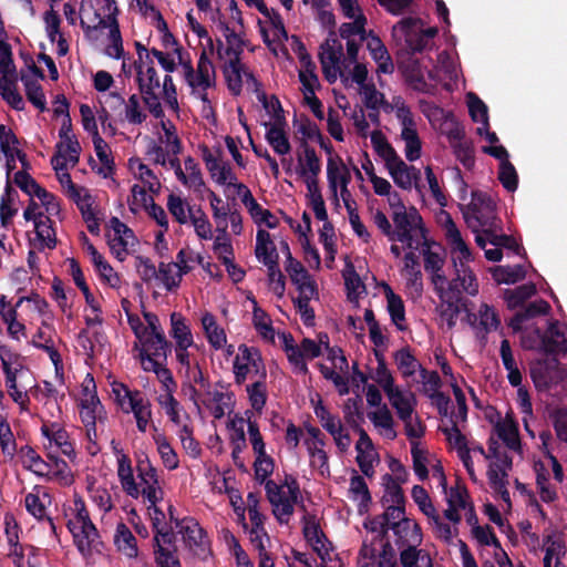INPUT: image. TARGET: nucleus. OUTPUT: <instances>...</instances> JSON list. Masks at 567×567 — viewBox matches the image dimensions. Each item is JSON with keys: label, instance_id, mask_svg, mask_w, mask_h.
Wrapping results in <instances>:
<instances>
[{"label": "nucleus", "instance_id": "423d86ee", "mask_svg": "<svg viewBox=\"0 0 567 567\" xmlns=\"http://www.w3.org/2000/svg\"><path fill=\"white\" fill-rule=\"evenodd\" d=\"M109 229L113 230V238L109 237V249L116 259L123 261L127 255L135 251L138 239L134 231L117 217L109 219Z\"/></svg>", "mask_w": 567, "mask_h": 567}, {"label": "nucleus", "instance_id": "6e6d98bb", "mask_svg": "<svg viewBox=\"0 0 567 567\" xmlns=\"http://www.w3.org/2000/svg\"><path fill=\"white\" fill-rule=\"evenodd\" d=\"M298 133L302 135V140L316 141L328 153L332 152V145L330 141L322 135L318 125L311 122L308 117H306L305 121L298 127Z\"/></svg>", "mask_w": 567, "mask_h": 567}, {"label": "nucleus", "instance_id": "09e8293b", "mask_svg": "<svg viewBox=\"0 0 567 567\" xmlns=\"http://www.w3.org/2000/svg\"><path fill=\"white\" fill-rule=\"evenodd\" d=\"M403 483L396 482L392 474L385 473L382 476V485L384 487V495L382 496V504L385 505L388 503L391 504H404L405 505V496L404 492L401 487Z\"/></svg>", "mask_w": 567, "mask_h": 567}, {"label": "nucleus", "instance_id": "a18cd8bd", "mask_svg": "<svg viewBox=\"0 0 567 567\" xmlns=\"http://www.w3.org/2000/svg\"><path fill=\"white\" fill-rule=\"evenodd\" d=\"M492 277L497 284L513 285L526 277V269L522 265L496 266L492 269Z\"/></svg>", "mask_w": 567, "mask_h": 567}, {"label": "nucleus", "instance_id": "4c0bfd02", "mask_svg": "<svg viewBox=\"0 0 567 567\" xmlns=\"http://www.w3.org/2000/svg\"><path fill=\"white\" fill-rule=\"evenodd\" d=\"M318 295L317 287L306 286L299 291L297 299H293L295 307L300 313L301 320L305 326L311 327L315 324V310L310 307V300Z\"/></svg>", "mask_w": 567, "mask_h": 567}, {"label": "nucleus", "instance_id": "39448f33", "mask_svg": "<svg viewBox=\"0 0 567 567\" xmlns=\"http://www.w3.org/2000/svg\"><path fill=\"white\" fill-rule=\"evenodd\" d=\"M435 245L427 237L420 244L421 252L424 259V269L431 276V282L434 286V290L440 299L444 297V285L447 282L446 276L443 274V267L445 264L444 254L441 252V246H437V250L432 249Z\"/></svg>", "mask_w": 567, "mask_h": 567}, {"label": "nucleus", "instance_id": "e2e57ef3", "mask_svg": "<svg viewBox=\"0 0 567 567\" xmlns=\"http://www.w3.org/2000/svg\"><path fill=\"white\" fill-rule=\"evenodd\" d=\"M344 419L352 427H359V423L363 421L362 398L357 394L354 398H349L343 408Z\"/></svg>", "mask_w": 567, "mask_h": 567}, {"label": "nucleus", "instance_id": "0e129e2a", "mask_svg": "<svg viewBox=\"0 0 567 567\" xmlns=\"http://www.w3.org/2000/svg\"><path fill=\"white\" fill-rule=\"evenodd\" d=\"M21 462L24 468L41 476L47 470V462L31 447L25 446L20 451Z\"/></svg>", "mask_w": 567, "mask_h": 567}, {"label": "nucleus", "instance_id": "4468645a", "mask_svg": "<svg viewBox=\"0 0 567 567\" xmlns=\"http://www.w3.org/2000/svg\"><path fill=\"white\" fill-rule=\"evenodd\" d=\"M56 332L52 323L43 320L37 332L33 334L30 343L38 349L45 351L55 367L56 373L62 369V360L55 348Z\"/></svg>", "mask_w": 567, "mask_h": 567}, {"label": "nucleus", "instance_id": "20e7f679", "mask_svg": "<svg viewBox=\"0 0 567 567\" xmlns=\"http://www.w3.org/2000/svg\"><path fill=\"white\" fill-rule=\"evenodd\" d=\"M136 70V81L138 90L145 106L155 118H163L164 111L159 101L161 82L154 65H148L144 71V65L137 62L133 63Z\"/></svg>", "mask_w": 567, "mask_h": 567}, {"label": "nucleus", "instance_id": "79ce46f5", "mask_svg": "<svg viewBox=\"0 0 567 567\" xmlns=\"http://www.w3.org/2000/svg\"><path fill=\"white\" fill-rule=\"evenodd\" d=\"M202 324L209 344L215 350L221 349L226 343L227 338L224 329L217 324L215 317L212 313L206 312L202 318Z\"/></svg>", "mask_w": 567, "mask_h": 567}, {"label": "nucleus", "instance_id": "ea45409f", "mask_svg": "<svg viewBox=\"0 0 567 567\" xmlns=\"http://www.w3.org/2000/svg\"><path fill=\"white\" fill-rule=\"evenodd\" d=\"M286 271L288 272L291 282L297 286L298 291H301V288H306V286L317 287L316 282L311 280L308 270L300 261L295 259L291 254H288Z\"/></svg>", "mask_w": 567, "mask_h": 567}, {"label": "nucleus", "instance_id": "6ab92c4d", "mask_svg": "<svg viewBox=\"0 0 567 567\" xmlns=\"http://www.w3.org/2000/svg\"><path fill=\"white\" fill-rule=\"evenodd\" d=\"M17 145L18 140L12 130L0 124V150L6 156L8 174L16 168V158L25 166V154Z\"/></svg>", "mask_w": 567, "mask_h": 567}, {"label": "nucleus", "instance_id": "f8f14e48", "mask_svg": "<svg viewBox=\"0 0 567 567\" xmlns=\"http://www.w3.org/2000/svg\"><path fill=\"white\" fill-rule=\"evenodd\" d=\"M79 405L81 421L91 424L96 420V413L103 408L97 396L94 378L90 373L85 375L81 383Z\"/></svg>", "mask_w": 567, "mask_h": 567}, {"label": "nucleus", "instance_id": "f704fd0d", "mask_svg": "<svg viewBox=\"0 0 567 567\" xmlns=\"http://www.w3.org/2000/svg\"><path fill=\"white\" fill-rule=\"evenodd\" d=\"M114 545L116 546L117 550L125 555L127 558L137 557L138 548L136 538L124 523H120L116 527Z\"/></svg>", "mask_w": 567, "mask_h": 567}, {"label": "nucleus", "instance_id": "4d7b16f0", "mask_svg": "<svg viewBox=\"0 0 567 567\" xmlns=\"http://www.w3.org/2000/svg\"><path fill=\"white\" fill-rule=\"evenodd\" d=\"M246 392L251 408L260 413L267 403V384L266 380H256L246 386Z\"/></svg>", "mask_w": 567, "mask_h": 567}, {"label": "nucleus", "instance_id": "ddd939ff", "mask_svg": "<svg viewBox=\"0 0 567 567\" xmlns=\"http://www.w3.org/2000/svg\"><path fill=\"white\" fill-rule=\"evenodd\" d=\"M530 378L537 390H548L560 380L558 358H547L536 361L530 367Z\"/></svg>", "mask_w": 567, "mask_h": 567}, {"label": "nucleus", "instance_id": "37998d69", "mask_svg": "<svg viewBox=\"0 0 567 567\" xmlns=\"http://www.w3.org/2000/svg\"><path fill=\"white\" fill-rule=\"evenodd\" d=\"M421 544L416 543V538L412 540V546L401 547L400 549V564L402 567H419V560L426 559V567H433L432 559L427 553L417 547Z\"/></svg>", "mask_w": 567, "mask_h": 567}, {"label": "nucleus", "instance_id": "f3484780", "mask_svg": "<svg viewBox=\"0 0 567 567\" xmlns=\"http://www.w3.org/2000/svg\"><path fill=\"white\" fill-rule=\"evenodd\" d=\"M468 208L474 214H480L475 218L481 226L495 227L497 218L493 215V213L496 208V203L491 197V195L482 190H473L472 200L468 205Z\"/></svg>", "mask_w": 567, "mask_h": 567}, {"label": "nucleus", "instance_id": "9b49d317", "mask_svg": "<svg viewBox=\"0 0 567 567\" xmlns=\"http://www.w3.org/2000/svg\"><path fill=\"white\" fill-rule=\"evenodd\" d=\"M80 114L82 126L92 136L96 156L101 161L97 172L103 173L106 163V152L104 141L99 134V123H101L100 111L96 107H90L89 103H83L80 105Z\"/></svg>", "mask_w": 567, "mask_h": 567}, {"label": "nucleus", "instance_id": "7c9ffc66", "mask_svg": "<svg viewBox=\"0 0 567 567\" xmlns=\"http://www.w3.org/2000/svg\"><path fill=\"white\" fill-rule=\"evenodd\" d=\"M47 470L43 471L41 476L47 477L48 481L55 482L62 486H69L73 483V474L63 460L58 458L55 455L48 456Z\"/></svg>", "mask_w": 567, "mask_h": 567}, {"label": "nucleus", "instance_id": "49530a36", "mask_svg": "<svg viewBox=\"0 0 567 567\" xmlns=\"http://www.w3.org/2000/svg\"><path fill=\"white\" fill-rule=\"evenodd\" d=\"M371 143L375 153L385 162V167L400 158L381 131L377 130L371 133Z\"/></svg>", "mask_w": 567, "mask_h": 567}, {"label": "nucleus", "instance_id": "5701e85b", "mask_svg": "<svg viewBox=\"0 0 567 567\" xmlns=\"http://www.w3.org/2000/svg\"><path fill=\"white\" fill-rule=\"evenodd\" d=\"M520 308L508 321V327L512 328L513 332L522 331L524 322L538 316L548 315L551 309L550 305L544 299L535 300Z\"/></svg>", "mask_w": 567, "mask_h": 567}, {"label": "nucleus", "instance_id": "2f4dec72", "mask_svg": "<svg viewBox=\"0 0 567 567\" xmlns=\"http://www.w3.org/2000/svg\"><path fill=\"white\" fill-rule=\"evenodd\" d=\"M350 498L358 503V512L360 515L368 513L372 496L369 491L365 480L353 470V475L350 478L349 487Z\"/></svg>", "mask_w": 567, "mask_h": 567}, {"label": "nucleus", "instance_id": "2eb2a0df", "mask_svg": "<svg viewBox=\"0 0 567 567\" xmlns=\"http://www.w3.org/2000/svg\"><path fill=\"white\" fill-rule=\"evenodd\" d=\"M174 540L175 535L171 528L166 530L163 528L155 529L153 547L155 561L158 567H181V563L178 558L174 556V551L165 547V545H174Z\"/></svg>", "mask_w": 567, "mask_h": 567}, {"label": "nucleus", "instance_id": "de8ad7c7", "mask_svg": "<svg viewBox=\"0 0 567 567\" xmlns=\"http://www.w3.org/2000/svg\"><path fill=\"white\" fill-rule=\"evenodd\" d=\"M252 303V322L255 329L259 334L271 342L275 340V330L271 320L266 311H264L257 303L256 298L251 299Z\"/></svg>", "mask_w": 567, "mask_h": 567}, {"label": "nucleus", "instance_id": "9d476101", "mask_svg": "<svg viewBox=\"0 0 567 567\" xmlns=\"http://www.w3.org/2000/svg\"><path fill=\"white\" fill-rule=\"evenodd\" d=\"M133 349L138 351L137 358L144 368L150 361L166 362L172 344L165 336L144 337L142 341L134 343Z\"/></svg>", "mask_w": 567, "mask_h": 567}, {"label": "nucleus", "instance_id": "13d9d810", "mask_svg": "<svg viewBox=\"0 0 567 567\" xmlns=\"http://www.w3.org/2000/svg\"><path fill=\"white\" fill-rule=\"evenodd\" d=\"M172 337L176 340V344L193 346V336L189 327L185 323V319L181 313L173 312L171 315Z\"/></svg>", "mask_w": 567, "mask_h": 567}, {"label": "nucleus", "instance_id": "a878e982", "mask_svg": "<svg viewBox=\"0 0 567 567\" xmlns=\"http://www.w3.org/2000/svg\"><path fill=\"white\" fill-rule=\"evenodd\" d=\"M81 24L89 38L96 39L95 33L106 27L104 7L96 9L91 1L83 3L81 8Z\"/></svg>", "mask_w": 567, "mask_h": 567}, {"label": "nucleus", "instance_id": "58836bf2", "mask_svg": "<svg viewBox=\"0 0 567 567\" xmlns=\"http://www.w3.org/2000/svg\"><path fill=\"white\" fill-rule=\"evenodd\" d=\"M265 126L268 127L266 132V141L272 147L275 153L278 155H286L290 153L291 145L285 132L286 125H270V123H265Z\"/></svg>", "mask_w": 567, "mask_h": 567}, {"label": "nucleus", "instance_id": "6e6552de", "mask_svg": "<svg viewBox=\"0 0 567 567\" xmlns=\"http://www.w3.org/2000/svg\"><path fill=\"white\" fill-rule=\"evenodd\" d=\"M136 470L137 476L143 485V488L140 489V495H142L150 504H157L163 499L164 492L159 486L157 470L151 463L146 454H143L137 458Z\"/></svg>", "mask_w": 567, "mask_h": 567}, {"label": "nucleus", "instance_id": "393cba45", "mask_svg": "<svg viewBox=\"0 0 567 567\" xmlns=\"http://www.w3.org/2000/svg\"><path fill=\"white\" fill-rule=\"evenodd\" d=\"M111 444L114 452L117 454V476L122 487L127 495L137 498L140 496V487L134 480L131 460L126 454H120L114 440Z\"/></svg>", "mask_w": 567, "mask_h": 567}, {"label": "nucleus", "instance_id": "dca6fc26", "mask_svg": "<svg viewBox=\"0 0 567 567\" xmlns=\"http://www.w3.org/2000/svg\"><path fill=\"white\" fill-rule=\"evenodd\" d=\"M244 51V48L241 45H233L228 44L226 48H224L223 41L217 40V54L219 59H223L224 55L229 56V61L225 65H229L231 73H235V79L233 81H229V91L234 95H239L241 93L243 89V64L240 63V55Z\"/></svg>", "mask_w": 567, "mask_h": 567}, {"label": "nucleus", "instance_id": "c756f323", "mask_svg": "<svg viewBox=\"0 0 567 567\" xmlns=\"http://www.w3.org/2000/svg\"><path fill=\"white\" fill-rule=\"evenodd\" d=\"M45 32L52 44H55V52L60 56H64L69 52V45L62 33L60 32L61 19L53 9L47 11L43 16Z\"/></svg>", "mask_w": 567, "mask_h": 567}, {"label": "nucleus", "instance_id": "c9c22d12", "mask_svg": "<svg viewBox=\"0 0 567 567\" xmlns=\"http://www.w3.org/2000/svg\"><path fill=\"white\" fill-rule=\"evenodd\" d=\"M386 396L391 405L395 409L400 420L412 419L414 412L415 398L413 393L404 394L399 388L388 393Z\"/></svg>", "mask_w": 567, "mask_h": 567}, {"label": "nucleus", "instance_id": "0eeeda50", "mask_svg": "<svg viewBox=\"0 0 567 567\" xmlns=\"http://www.w3.org/2000/svg\"><path fill=\"white\" fill-rule=\"evenodd\" d=\"M536 337L540 340L539 350L550 358L567 355V328L558 320L549 321L546 331L540 328L534 329Z\"/></svg>", "mask_w": 567, "mask_h": 567}, {"label": "nucleus", "instance_id": "3c124183", "mask_svg": "<svg viewBox=\"0 0 567 567\" xmlns=\"http://www.w3.org/2000/svg\"><path fill=\"white\" fill-rule=\"evenodd\" d=\"M85 323L87 331L93 334H97L103 327V310L100 302L94 298L93 295L89 299H85Z\"/></svg>", "mask_w": 567, "mask_h": 567}, {"label": "nucleus", "instance_id": "4be33fe9", "mask_svg": "<svg viewBox=\"0 0 567 567\" xmlns=\"http://www.w3.org/2000/svg\"><path fill=\"white\" fill-rule=\"evenodd\" d=\"M300 148L302 150L303 156L300 154L298 155L296 173L302 179L308 177H319L321 173V159L317 155L315 148L305 140H301Z\"/></svg>", "mask_w": 567, "mask_h": 567}, {"label": "nucleus", "instance_id": "bb28decb", "mask_svg": "<svg viewBox=\"0 0 567 567\" xmlns=\"http://www.w3.org/2000/svg\"><path fill=\"white\" fill-rule=\"evenodd\" d=\"M292 50L302 66V70L299 71V81L301 82L302 76L307 85L319 84V79L316 74V64L308 53L305 43L296 35L292 37Z\"/></svg>", "mask_w": 567, "mask_h": 567}, {"label": "nucleus", "instance_id": "a19ab883", "mask_svg": "<svg viewBox=\"0 0 567 567\" xmlns=\"http://www.w3.org/2000/svg\"><path fill=\"white\" fill-rule=\"evenodd\" d=\"M536 285L533 282L524 284L515 289H506L504 299L508 309L514 310L524 306L525 301L536 295Z\"/></svg>", "mask_w": 567, "mask_h": 567}, {"label": "nucleus", "instance_id": "b1692460", "mask_svg": "<svg viewBox=\"0 0 567 567\" xmlns=\"http://www.w3.org/2000/svg\"><path fill=\"white\" fill-rule=\"evenodd\" d=\"M0 361L6 382L18 380L19 377H23L29 372L22 355L7 346H0Z\"/></svg>", "mask_w": 567, "mask_h": 567}, {"label": "nucleus", "instance_id": "f257e3e1", "mask_svg": "<svg viewBox=\"0 0 567 567\" xmlns=\"http://www.w3.org/2000/svg\"><path fill=\"white\" fill-rule=\"evenodd\" d=\"M14 183L30 196L23 217L27 221H32L39 248L53 249L56 246L53 218L60 215V202L25 172H17Z\"/></svg>", "mask_w": 567, "mask_h": 567}, {"label": "nucleus", "instance_id": "473e14b6", "mask_svg": "<svg viewBox=\"0 0 567 567\" xmlns=\"http://www.w3.org/2000/svg\"><path fill=\"white\" fill-rule=\"evenodd\" d=\"M215 83V69L205 50L199 55L197 70H194V80L188 84L192 89L202 87L206 91Z\"/></svg>", "mask_w": 567, "mask_h": 567}, {"label": "nucleus", "instance_id": "603ef678", "mask_svg": "<svg viewBox=\"0 0 567 567\" xmlns=\"http://www.w3.org/2000/svg\"><path fill=\"white\" fill-rule=\"evenodd\" d=\"M495 430L498 437L506 444L508 449L517 450L520 447L518 427L513 420L508 419L497 422Z\"/></svg>", "mask_w": 567, "mask_h": 567}, {"label": "nucleus", "instance_id": "aec40b11", "mask_svg": "<svg viewBox=\"0 0 567 567\" xmlns=\"http://www.w3.org/2000/svg\"><path fill=\"white\" fill-rule=\"evenodd\" d=\"M81 146L75 137L61 138L56 144V153L51 159L53 168L75 166L79 162Z\"/></svg>", "mask_w": 567, "mask_h": 567}, {"label": "nucleus", "instance_id": "c03bdc74", "mask_svg": "<svg viewBox=\"0 0 567 567\" xmlns=\"http://www.w3.org/2000/svg\"><path fill=\"white\" fill-rule=\"evenodd\" d=\"M319 58L323 55L328 65H331L336 70H340L341 58L343 56V48L340 41L336 38V32L330 31L329 39L321 44Z\"/></svg>", "mask_w": 567, "mask_h": 567}, {"label": "nucleus", "instance_id": "864d4df0", "mask_svg": "<svg viewBox=\"0 0 567 567\" xmlns=\"http://www.w3.org/2000/svg\"><path fill=\"white\" fill-rule=\"evenodd\" d=\"M21 81L24 85L28 100L41 112L47 110V100L38 79L22 75Z\"/></svg>", "mask_w": 567, "mask_h": 567}, {"label": "nucleus", "instance_id": "8fccbe9b", "mask_svg": "<svg viewBox=\"0 0 567 567\" xmlns=\"http://www.w3.org/2000/svg\"><path fill=\"white\" fill-rule=\"evenodd\" d=\"M385 297L392 322L399 330L403 331L405 327L402 326L401 322L405 320V307L402 298L394 293L389 285L385 286Z\"/></svg>", "mask_w": 567, "mask_h": 567}, {"label": "nucleus", "instance_id": "69168bd1", "mask_svg": "<svg viewBox=\"0 0 567 567\" xmlns=\"http://www.w3.org/2000/svg\"><path fill=\"white\" fill-rule=\"evenodd\" d=\"M466 97L471 118L488 127V109L486 104L473 92L467 93Z\"/></svg>", "mask_w": 567, "mask_h": 567}, {"label": "nucleus", "instance_id": "774afa93", "mask_svg": "<svg viewBox=\"0 0 567 567\" xmlns=\"http://www.w3.org/2000/svg\"><path fill=\"white\" fill-rule=\"evenodd\" d=\"M0 95L14 110L24 109V101L10 79L0 78Z\"/></svg>", "mask_w": 567, "mask_h": 567}, {"label": "nucleus", "instance_id": "338daca9", "mask_svg": "<svg viewBox=\"0 0 567 567\" xmlns=\"http://www.w3.org/2000/svg\"><path fill=\"white\" fill-rule=\"evenodd\" d=\"M315 414L329 434L334 435L338 430H343L340 419L331 414L321 401L315 406Z\"/></svg>", "mask_w": 567, "mask_h": 567}, {"label": "nucleus", "instance_id": "c85d7f7f", "mask_svg": "<svg viewBox=\"0 0 567 567\" xmlns=\"http://www.w3.org/2000/svg\"><path fill=\"white\" fill-rule=\"evenodd\" d=\"M238 350L239 354L236 355L233 362V372L235 377V383L241 385L245 383L249 374L250 362L261 352L258 348L248 347L245 343L240 344Z\"/></svg>", "mask_w": 567, "mask_h": 567}, {"label": "nucleus", "instance_id": "cd10ccee", "mask_svg": "<svg viewBox=\"0 0 567 567\" xmlns=\"http://www.w3.org/2000/svg\"><path fill=\"white\" fill-rule=\"evenodd\" d=\"M109 56H113L117 60L123 59L122 70L126 75H131L132 65L125 62V52L118 22L111 13H109Z\"/></svg>", "mask_w": 567, "mask_h": 567}, {"label": "nucleus", "instance_id": "680f3d73", "mask_svg": "<svg viewBox=\"0 0 567 567\" xmlns=\"http://www.w3.org/2000/svg\"><path fill=\"white\" fill-rule=\"evenodd\" d=\"M401 137L405 142V157L410 162H414L421 157L422 143L417 131L402 128Z\"/></svg>", "mask_w": 567, "mask_h": 567}, {"label": "nucleus", "instance_id": "a211bd4d", "mask_svg": "<svg viewBox=\"0 0 567 567\" xmlns=\"http://www.w3.org/2000/svg\"><path fill=\"white\" fill-rule=\"evenodd\" d=\"M391 530L395 536V546L398 548L412 546V540L416 538L417 544H422L423 534L421 526L411 518H401L391 524Z\"/></svg>", "mask_w": 567, "mask_h": 567}, {"label": "nucleus", "instance_id": "bf43d9fd", "mask_svg": "<svg viewBox=\"0 0 567 567\" xmlns=\"http://www.w3.org/2000/svg\"><path fill=\"white\" fill-rule=\"evenodd\" d=\"M353 22H344L340 25L339 33L342 39L351 40L353 35H359L361 41L367 39L365 24L367 18L360 12L357 17L352 18Z\"/></svg>", "mask_w": 567, "mask_h": 567}, {"label": "nucleus", "instance_id": "f03ea898", "mask_svg": "<svg viewBox=\"0 0 567 567\" xmlns=\"http://www.w3.org/2000/svg\"><path fill=\"white\" fill-rule=\"evenodd\" d=\"M65 516L68 518L66 526L82 556L86 559H94L96 556H101L103 542L89 517L84 503L81 499H74Z\"/></svg>", "mask_w": 567, "mask_h": 567}, {"label": "nucleus", "instance_id": "72a5a7b5", "mask_svg": "<svg viewBox=\"0 0 567 567\" xmlns=\"http://www.w3.org/2000/svg\"><path fill=\"white\" fill-rule=\"evenodd\" d=\"M175 526L179 528V533L183 535L184 542L189 547L203 546L205 532L195 518L185 517L182 519H175Z\"/></svg>", "mask_w": 567, "mask_h": 567}, {"label": "nucleus", "instance_id": "412c9836", "mask_svg": "<svg viewBox=\"0 0 567 567\" xmlns=\"http://www.w3.org/2000/svg\"><path fill=\"white\" fill-rule=\"evenodd\" d=\"M406 274V289L413 298H420L423 293V275L420 269L419 257L411 249L404 255V268Z\"/></svg>", "mask_w": 567, "mask_h": 567}, {"label": "nucleus", "instance_id": "1a4fd4ad", "mask_svg": "<svg viewBox=\"0 0 567 567\" xmlns=\"http://www.w3.org/2000/svg\"><path fill=\"white\" fill-rule=\"evenodd\" d=\"M41 433L45 439L43 446L48 452V456L63 454L68 457L75 455L74 445L65 429L56 422L43 423Z\"/></svg>", "mask_w": 567, "mask_h": 567}, {"label": "nucleus", "instance_id": "5fc2aeb1", "mask_svg": "<svg viewBox=\"0 0 567 567\" xmlns=\"http://www.w3.org/2000/svg\"><path fill=\"white\" fill-rule=\"evenodd\" d=\"M153 439L157 445V451L161 455L164 466L171 471L177 468L179 464L177 453L171 446L166 436L163 434H156Z\"/></svg>", "mask_w": 567, "mask_h": 567}, {"label": "nucleus", "instance_id": "052dcab7", "mask_svg": "<svg viewBox=\"0 0 567 567\" xmlns=\"http://www.w3.org/2000/svg\"><path fill=\"white\" fill-rule=\"evenodd\" d=\"M189 219L194 225L195 231L197 236L202 239H210L212 238V225L208 220L207 215L200 207L194 209L188 206Z\"/></svg>", "mask_w": 567, "mask_h": 567}, {"label": "nucleus", "instance_id": "7ed1b4c3", "mask_svg": "<svg viewBox=\"0 0 567 567\" xmlns=\"http://www.w3.org/2000/svg\"><path fill=\"white\" fill-rule=\"evenodd\" d=\"M392 220L394 224L392 241L404 243L409 249H419L420 243L414 240L413 233H419L421 238L425 239L427 229L417 209L412 206L406 210H394Z\"/></svg>", "mask_w": 567, "mask_h": 567}, {"label": "nucleus", "instance_id": "e433bc0d", "mask_svg": "<svg viewBox=\"0 0 567 567\" xmlns=\"http://www.w3.org/2000/svg\"><path fill=\"white\" fill-rule=\"evenodd\" d=\"M111 386L114 400L124 413H131V410H134L135 403L143 398L140 391H131L124 383L113 381Z\"/></svg>", "mask_w": 567, "mask_h": 567}]
</instances>
